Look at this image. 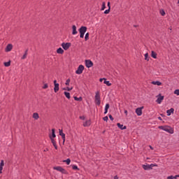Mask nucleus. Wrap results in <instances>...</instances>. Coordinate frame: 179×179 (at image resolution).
Listing matches in <instances>:
<instances>
[{"mask_svg": "<svg viewBox=\"0 0 179 179\" xmlns=\"http://www.w3.org/2000/svg\"><path fill=\"white\" fill-rule=\"evenodd\" d=\"M158 128L159 129L165 131V132H168V134H174V129H173L170 126H159Z\"/></svg>", "mask_w": 179, "mask_h": 179, "instance_id": "1", "label": "nucleus"}, {"mask_svg": "<svg viewBox=\"0 0 179 179\" xmlns=\"http://www.w3.org/2000/svg\"><path fill=\"white\" fill-rule=\"evenodd\" d=\"M95 104L96 106H100L101 104V101L100 100V92H97L95 94Z\"/></svg>", "mask_w": 179, "mask_h": 179, "instance_id": "2", "label": "nucleus"}, {"mask_svg": "<svg viewBox=\"0 0 179 179\" xmlns=\"http://www.w3.org/2000/svg\"><path fill=\"white\" fill-rule=\"evenodd\" d=\"M83 71H85V66L80 64L76 71V73L77 75H82V73H83Z\"/></svg>", "mask_w": 179, "mask_h": 179, "instance_id": "3", "label": "nucleus"}, {"mask_svg": "<svg viewBox=\"0 0 179 179\" xmlns=\"http://www.w3.org/2000/svg\"><path fill=\"white\" fill-rule=\"evenodd\" d=\"M53 170H57V171H59L60 173H62V174H66V170L62 168V166H54Z\"/></svg>", "mask_w": 179, "mask_h": 179, "instance_id": "4", "label": "nucleus"}, {"mask_svg": "<svg viewBox=\"0 0 179 179\" xmlns=\"http://www.w3.org/2000/svg\"><path fill=\"white\" fill-rule=\"evenodd\" d=\"M71 45V43H62V48H63L65 51L69 50Z\"/></svg>", "mask_w": 179, "mask_h": 179, "instance_id": "5", "label": "nucleus"}, {"mask_svg": "<svg viewBox=\"0 0 179 179\" xmlns=\"http://www.w3.org/2000/svg\"><path fill=\"white\" fill-rule=\"evenodd\" d=\"M54 92L55 93H58V92L59 91V84L57 83V80H55L54 82Z\"/></svg>", "mask_w": 179, "mask_h": 179, "instance_id": "6", "label": "nucleus"}, {"mask_svg": "<svg viewBox=\"0 0 179 179\" xmlns=\"http://www.w3.org/2000/svg\"><path fill=\"white\" fill-rule=\"evenodd\" d=\"M157 99L156 100V102L157 103V104H162V102L163 101V100H164V96H162V94H159L158 96H157Z\"/></svg>", "mask_w": 179, "mask_h": 179, "instance_id": "7", "label": "nucleus"}, {"mask_svg": "<svg viewBox=\"0 0 179 179\" xmlns=\"http://www.w3.org/2000/svg\"><path fill=\"white\" fill-rule=\"evenodd\" d=\"M12 50H13V45H12L11 43H9L6 45V47L5 48V52H10V51H12Z\"/></svg>", "mask_w": 179, "mask_h": 179, "instance_id": "8", "label": "nucleus"}, {"mask_svg": "<svg viewBox=\"0 0 179 179\" xmlns=\"http://www.w3.org/2000/svg\"><path fill=\"white\" fill-rule=\"evenodd\" d=\"M85 66L87 68H92L93 66V62L90 59L85 60Z\"/></svg>", "mask_w": 179, "mask_h": 179, "instance_id": "9", "label": "nucleus"}, {"mask_svg": "<svg viewBox=\"0 0 179 179\" xmlns=\"http://www.w3.org/2000/svg\"><path fill=\"white\" fill-rule=\"evenodd\" d=\"M156 167L157 166V164H151L150 165H143V169H144L145 170H150V169H152V167Z\"/></svg>", "mask_w": 179, "mask_h": 179, "instance_id": "10", "label": "nucleus"}, {"mask_svg": "<svg viewBox=\"0 0 179 179\" xmlns=\"http://www.w3.org/2000/svg\"><path fill=\"white\" fill-rule=\"evenodd\" d=\"M78 31L80 34H85V33H86V31H87V27H85V26H82L80 27V28L78 29Z\"/></svg>", "mask_w": 179, "mask_h": 179, "instance_id": "11", "label": "nucleus"}, {"mask_svg": "<svg viewBox=\"0 0 179 179\" xmlns=\"http://www.w3.org/2000/svg\"><path fill=\"white\" fill-rule=\"evenodd\" d=\"M142 110H143V106L137 108L136 109V114L138 115V117H141V115H142Z\"/></svg>", "mask_w": 179, "mask_h": 179, "instance_id": "12", "label": "nucleus"}, {"mask_svg": "<svg viewBox=\"0 0 179 179\" xmlns=\"http://www.w3.org/2000/svg\"><path fill=\"white\" fill-rule=\"evenodd\" d=\"M50 141H51L55 149H56V150H58V146H57V141H55V139L52 138V136H50Z\"/></svg>", "mask_w": 179, "mask_h": 179, "instance_id": "13", "label": "nucleus"}, {"mask_svg": "<svg viewBox=\"0 0 179 179\" xmlns=\"http://www.w3.org/2000/svg\"><path fill=\"white\" fill-rule=\"evenodd\" d=\"M83 125L85 127H90V125H92V120H86L85 122H83Z\"/></svg>", "mask_w": 179, "mask_h": 179, "instance_id": "14", "label": "nucleus"}, {"mask_svg": "<svg viewBox=\"0 0 179 179\" xmlns=\"http://www.w3.org/2000/svg\"><path fill=\"white\" fill-rule=\"evenodd\" d=\"M173 113H174V108H173L166 110V114L168 116H170V115H171V114H173Z\"/></svg>", "mask_w": 179, "mask_h": 179, "instance_id": "15", "label": "nucleus"}, {"mask_svg": "<svg viewBox=\"0 0 179 179\" xmlns=\"http://www.w3.org/2000/svg\"><path fill=\"white\" fill-rule=\"evenodd\" d=\"M59 132L60 136H62V138L63 139V142H65V134H64V131H62V129H59Z\"/></svg>", "mask_w": 179, "mask_h": 179, "instance_id": "16", "label": "nucleus"}, {"mask_svg": "<svg viewBox=\"0 0 179 179\" xmlns=\"http://www.w3.org/2000/svg\"><path fill=\"white\" fill-rule=\"evenodd\" d=\"M72 34L73 36H75L77 33H78V31L76 30V25H73L72 26Z\"/></svg>", "mask_w": 179, "mask_h": 179, "instance_id": "17", "label": "nucleus"}, {"mask_svg": "<svg viewBox=\"0 0 179 179\" xmlns=\"http://www.w3.org/2000/svg\"><path fill=\"white\" fill-rule=\"evenodd\" d=\"M32 117L34 118V120H38V118H40V115L37 113H34L32 115Z\"/></svg>", "mask_w": 179, "mask_h": 179, "instance_id": "18", "label": "nucleus"}, {"mask_svg": "<svg viewBox=\"0 0 179 179\" xmlns=\"http://www.w3.org/2000/svg\"><path fill=\"white\" fill-rule=\"evenodd\" d=\"M151 57H152V58H154L155 59H156V58H157V53L155 52V51L152 50L151 51Z\"/></svg>", "mask_w": 179, "mask_h": 179, "instance_id": "19", "label": "nucleus"}, {"mask_svg": "<svg viewBox=\"0 0 179 179\" xmlns=\"http://www.w3.org/2000/svg\"><path fill=\"white\" fill-rule=\"evenodd\" d=\"M117 125L120 129H127V126H124V124H121V123H117Z\"/></svg>", "mask_w": 179, "mask_h": 179, "instance_id": "20", "label": "nucleus"}, {"mask_svg": "<svg viewBox=\"0 0 179 179\" xmlns=\"http://www.w3.org/2000/svg\"><path fill=\"white\" fill-rule=\"evenodd\" d=\"M152 85H156L157 86H162V83L160 81H152Z\"/></svg>", "mask_w": 179, "mask_h": 179, "instance_id": "21", "label": "nucleus"}, {"mask_svg": "<svg viewBox=\"0 0 179 179\" xmlns=\"http://www.w3.org/2000/svg\"><path fill=\"white\" fill-rule=\"evenodd\" d=\"M50 136H52L53 139L57 136L55 135V129H52V135H50L49 137L50 138Z\"/></svg>", "mask_w": 179, "mask_h": 179, "instance_id": "22", "label": "nucleus"}, {"mask_svg": "<svg viewBox=\"0 0 179 179\" xmlns=\"http://www.w3.org/2000/svg\"><path fill=\"white\" fill-rule=\"evenodd\" d=\"M64 49H62V48H59L57 50V54H64Z\"/></svg>", "mask_w": 179, "mask_h": 179, "instance_id": "23", "label": "nucleus"}, {"mask_svg": "<svg viewBox=\"0 0 179 179\" xmlns=\"http://www.w3.org/2000/svg\"><path fill=\"white\" fill-rule=\"evenodd\" d=\"M74 100H76V101H82L83 100V98H82V96H74Z\"/></svg>", "mask_w": 179, "mask_h": 179, "instance_id": "24", "label": "nucleus"}, {"mask_svg": "<svg viewBox=\"0 0 179 179\" xmlns=\"http://www.w3.org/2000/svg\"><path fill=\"white\" fill-rule=\"evenodd\" d=\"M27 52H28V50H27L24 54L23 55V56L21 57V59H26V58H27Z\"/></svg>", "mask_w": 179, "mask_h": 179, "instance_id": "25", "label": "nucleus"}, {"mask_svg": "<svg viewBox=\"0 0 179 179\" xmlns=\"http://www.w3.org/2000/svg\"><path fill=\"white\" fill-rule=\"evenodd\" d=\"M63 162H64V163H66V164H67L68 166H69V164H71V159H69V158H68V159H66V160H64Z\"/></svg>", "mask_w": 179, "mask_h": 179, "instance_id": "26", "label": "nucleus"}, {"mask_svg": "<svg viewBox=\"0 0 179 179\" xmlns=\"http://www.w3.org/2000/svg\"><path fill=\"white\" fill-rule=\"evenodd\" d=\"M159 13H160L161 16H166V12L163 9L159 10Z\"/></svg>", "mask_w": 179, "mask_h": 179, "instance_id": "27", "label": "nucleus"}, {"mask_svg": "<svg viewBox=\"0 0 179 179\" xmlns=\"http://www.w3.org/2000/svg\"><path fill=\"white\" fill-rule=\"evenodd\" d=\"M64 95L66 96V99H71V94L69 92H64Z\"/></svg>", "mask_w": 179, "mask_h": 179, "instance_id": "28", "label": "nucleus"}, {"mask_svg": "<svg viewBox=\"0 0 179 179\" xmlns=\"http://www.w3.org/2000/svg\"><path fill=\"white\" fill-rule=\"evenodd\" d=\"M104 85H106L107 86H111V83L110 81H107L106 79L103 82Z\"/></svg>", "mask_w": 179, "mask_h": 179, "instance_id": "29", "label": "nucleus"}, {"mask_svg": "<svg viewBox=\"0 0 179 179\" xmlns=\"http://www.w3.org/2000/svg\"><path fill=\"white\" fill-rule=\"evenodd\" d=\"M110 10H111V6H109V8L104 11L105 15H108V13H110Z\"/></svg>", "mask_w": 179, "mask_h": 179, "instance_id": "30", "label": "nucleus"}, {"mask_svg": "<svg viewBox=\"0 0 179 179\" xmlns=\"http://www.w3.org/2000/svg\"><path fill=\"white\" fill-rule=\"evenodd\" d=\"M3 64H4V66H6V67L10 66V61L4 62Z\"/></svg>", "mask_w": 179, "mask_h": 179, "instance_id": "31", "label": "nucleus"}, {"mask_svg": "<svg viewBox=\"0 0 179 179\" xmlns=\"http://www.w3.org/2000/svg\"><path fill=\"white\" fill-rule=\"evenodd\" d=\"M71 83V79L70 78H68L66 80V83H65V85L66 86H69V84Z\"/></svg>", "mask_w": 179, "mask_h": 179, "instance_id": "32", "label": "nucleus"}, {"mask_svg": "<svg viewBox=\"0 0 179 179\" xmlns=\"http://www.w3.org/2000/svg\"><path fill=\"white\" fill-rule=\"evenodd\" d=\"M104 9H106V2H103L102 3V7L101 8V10H104Z\"/></svg>", "mask_w": 179, "mask_h": 179, "instance_id": "33", "label": "nucleus"}, {"mask_svg": "<svg viewBox=\"0 0 179 179\" xmlns=\"http://www.w3.org/2000/svg\"><path fill=\"white\" fill-rule=\"evenodd\" d=\"M145 61H149V53L145 54Z\"/></svg>", "mask_w": 179, "mask_h": 179, "instance_id": "34", "label": "nucleus"}, {"mask_svg": "<svg viewBox=\"0 0 179 179\" xmlns=\"http://www.w3.org/2000/svg\"><path fill=\"white\" fill-rule=\"evenodd\" d=\"M89 32H87L86 34H85V41H87V40H89Z\"/></svg>", "mask_w": 179, "mask_h": 179, "instance_id": "35", "label": "nucleus"}, {"mask_svg": "<svg viewBox=\"0 0 179 179\" xmlns=\"http://www.w3.org/2000/svg\"><path fill=\"white\" fill-rule=\"evenodd\" d=\"M72 169H73V170H78V171L80 170V169L78 168V166H76V165H73V166H72Z\"/></svg>", "mask_w": 179, "mask_h": 179, "instance_id": "36", "label": "nucleus"}, {"mask_svg": "<svg viewBox=\"0 0 179 179\" xmlns=\"http://www.w3.org/2000/svg\"><path fill=\"white\" fill-rule=\"evenodd\" d=\"M72 89H73V87L69 88L67 87L66 88H64V90H68V92H71V90H72Z\"/></svg>", "mask_w": 179, "mask_h": 179, "instance_id": "37", "label": "nucleus"}, {"mask_svg": "<svg viewBox=\"0 0 179 179\" xmlns=\"http://www.w3.org/2000/svg\"><path fill=\"white\" fill-rule=\"evenodd\" d=\"M3 166H5V163L3 162V160H1L0 163V167H3Z\"/></svg>", "mask_w": 179, "mask_h": 179, "instance_id": "38", "label": "nucleus"}, {"mask_svg": "<svg viewBox=\"0 0 179 179\" xmlns=\"http://www.w3.org/2000/svg\"><path fill=\"white\" fill-rule=\"evenodd\" d=\"M174 94H176L177 96H179V90H176L174 91Z\"/></svg>", "mask_w": 179, "mask_h": 179, "instance_id": "39", "label": "nucleus"}, {"mask_svg": "<svg viewBox=\"0 0 179 179\" xmlns=\"http://www.w3.org/2000/svg\"><path fill=\"white\" fill-rule=\"evenodd\" d=\"M43 89H48V84H44Z\"/></svg>", "mask_w": 179, "mask_h": 179, "instance_id": "40", "label": "nucleus"}, {"mask_svg": "<svg viewBox=\"0 0 179 179\" xmlns=\"http://www.w3.org/2000/svg\"><path fill=\"white\" fill-rule=\"evenodd\" d=\"M108 108H110V104L106 103L105 106V109L108 110Z\"/></svg>", "mask_w": 179, "mask_h": 179, "instance_id": "41", "label": "nucleus"}, {"mask_svg": "<svg viewBox=\"0 0 179 179\" xmlns=\"http://www.w3.org/2000/svg\"><path fill=\"white\" fill-rule=\"evenodd\" d=\"M79 118L80 120H83V121H85V120H86V117L85 116H80Z\"/></svg>", "mask_w": 179, "mask_h": 179, "instance_id": "42", "label": "nucleus"}, {"mask_svg": "<svg viewBox=\"0 0 179 179\" xmlns=\"http://www.w3.org/2000/svg\"><path fill=\"white\" fill-rule=\"evenodd\" d=\"M103 121H108V116H105L104 117H103Z\"/></svg>", "mask_w": 179, "mask_h": 179, "instance_id": "43", "label": "nucleus"}, {"mask_svg": "<svg viewBox=\"0 0 179 179\" xmlns=\"http://www.w3.org/2000/svg\"><path fill=\"white\" fill-rule=\"evenodd\" d=\"M109 118L111 121H114V117H113V115H109Z\"/></svg>", "mask_w": 179, "mask_h": 179, "instance_id": "44", "label": "nucleus"}, {"mask_svg": "<svg viewBox=\"0 0 179 179\" xmlns=\"http://www.w3.org/2000/svg\"><path fill=\"white\" fill-rule=\"evenodd\" d=\"M85 37V34H80V38H83Z\"/></svg>", "mask_w": 179, "mask_h": 179, "instance_id": "45", "label": "nucleus"}, {"mask_svg": "<svg viewBox=\"0 0 179 179\" xmlns=\"http://www.w3.org/2000/svg\"><path fill=\"white\" fill-rule=\"evenodd\" d=\"M167 179H174V176H168Z\"/></svg>", "mask_w": 179, "mask_h": 179, "instance_id": "46", "label": "nucleus"}, {"mask_svg": "<svg viewBox=\"0 0 179 179\" xmlns=\"http://www.w3.org/2000/svg\"><path fill=\"white\" fill-rule=\"evenodd\" d=\"M2 170H3V167L0 166V174H2Z\"/></svg>", "mask_w": 179, "mask_h": 179, "instance_id": "47", "label": "nucleus"}, {"mask_svg": "<svg viewBox=\"0 0 179 179\" xmlns=\"http://www.w3.org/2000/svg\"><path fill=\"white\" fill-rule=\"evenodd\" d=\"M178 177H179V175H176V176H173V179H177V178H178Z\"/></svg>", "mask_w": 179, "mask_h": 179, "instance_id": "48", "label": "nucleus"}, {"mask_svg": "<svg viewBox=\"0 0 179 179\" xmlns=\"http://www.w3.org/2000/svg\"><path fill=\"white\" fill-rule=\"evenodd\" d=\"M107 113H108V109L105 108L104 114H107Z\"/></svg>", "mask_w": 179, "mask_h": 179, "instance_id": "49", "label": "nucleus"}, {"mask_svg": "<svg viewBox=\"0 0 179 179\" xmlns=\"http://www.w3.org/2000/svg\"><path fill=\"white\" fill-rule=\"evenodd\" d=\"M124 114H125L126 115H128V110H124Z\"/></svg>", "mask_w": 179, "mask_h": 179, "instance_id": "50", "label": "nucleus"}, {"mask_svg": "<svg viewBox=\"0 0 179 179\" xmlns=\"http://www.w3.org/2000/svg\"><path fill=\"white\" fill-rule=\"evenodd\" d=\"M103 80H106V78H100L99 81L103 82Z\"/></svg>", "mask_w": 179, "mask_h": 179, "instance_id": "51", "label": "nucleus"}, {"mask_svg": "<svg viewBox=\"0 0 179 179\" xmlns=\"http://www.w3.org/2000/svg\"><path fill=\"white\" fill-rule=\"evenodd\" d=\"M158 120H159V121H162L163 119L162 118V117H158Z\"/></svg>", "mask_w": 179, "mask_h": 179, "instance_id": "52", "label": "nucleus"}, {"mask_svg": "<svg viewBox=\"0 0 179 179\" xmlns=\"http://www.w3.org/2000/svg\"><path fill=\"white\" fill-rule=\"evenodd\" d=\"M113 179H118V176H114Z\"/></svg>", "mask_w": 179, "mask_h": 179, "instance_id": "53", "label": "nucleus"}, {"mask_svg": "<svg viewBox=\"0 0 179 179\" xmlns=\"http://www.w3.org/2000/svg\"><path fill=\"white\" fill-rule=\"evenodd\" d=\"M110 1H108V8H110Z\"/></svg>", "mask_w": 179, "mask_h": 179, "instance_id": "54", "label": "nucleus"}, {"mask_svg": "<svg viewBox=\"0 0 179 179\" xmlns=\"http://www.w3.org/2000/svg\"><path fill=\"white\" fill-rule=\"evenodd\" d=\"M150 149H152V146H150Z\"/></svg>", "mask_w": 179, "mask_h": 179, "instance_id": "55", "label": "nucleus"}]
</instances>
